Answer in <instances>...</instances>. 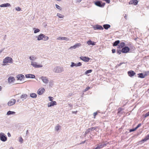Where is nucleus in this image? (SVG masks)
Listing matches in <instances>:
<instances>
[{"label":"nucleus","mask_w":149,"mask_h":149,"mask_svg":"<svg viewBox=\"0 0 149 149\" xmlns=\"http://www.w3.org/2000/svg\"><path fill=\"white\" fill-rule=\"evenodd\" d=\"M63 68L62 67L57 66L55 67L53 69V71L55 73H61L63 71Z\"/></svg>","instance_id":"f257e3e1"},{"label":"nucleus","mask_w":149,"mask_h":149,"mask_svg":"<svg viewBox=\"0 0 149 149\" xmlns=\"http://www.w3.org/2000/svg\"><path fill=\"white\" fill-rule=\"evenodd\" d=\"M13 59L10 57H7L3 60V63H13Z\"/></svg>","instance_id":"f03ea898"},{"label":"nucleus","mask_w":149,"mask_h":149,"mask_svg":"<svg viewBox=\"0 0 149 149\" xmlns=\"http://www.w3.org/2000/svg\"><path fill=\"white\" fill-rule=\"evenodd\" d=\"M108 143H100L97 145V146L94 149H100L102 148L103 147L106 146H107Z\"/></svg>","instance_id":"7ed1b4c3"},{"label":"nucleus","mask_w":149,"mask_h":149,"mask_svg":"<svg viewBox=\"0 0 149 149\" xmlns=\"http://www.w3.org/2000/svg\"><path fill=\"white\" fill-rule=\"evenodd\" d=\"M0 139L2 141L5 142L7 140V137L4 133L1 132L0 133Z\"/></svg>","instance_id":"20e7f679"},{"label":"nucleus","mask_w":149,"mask_h":149,"mask_svg":"<svg viewBox=\"0 0 149 149\" xmlns=\"http://www.w3.org/2000/svg\"><path fill=\"white\" fill-rule=\"evenodd\" d=\"M95 4L96 6L100 7H103L104 6L105 3H102L100 1H97L95 2Z\"/></svg>","instance_id":"39448f33"},{"label":"nucleus","mask_w":149,"mask_h":149,"mask_svg":"<svg viewBox=\"0 0 149 149\" xmlns=\"http://www.w3.org/2000/svg\"><path fill=\"white\" fill-rule=\"evenodd\" d=\"M31 65L34 67L35 68H41L42 67V65H38L37 63L36 62L31 61Z\"/></svg>","instance_id":"423d86ee"},{"label":"nucleus","mask_w":149,"mask_h":149,"mask_svg":"<svg viewBox=\"0 0 149 149\" xmlns=\"http://www.w3.org/2000/svg\"><path fill=\"white\" fill-rule=\"evenodd\" d=\"M97 127H92L86 130L85 132V134L86 135L87 134H88V133L90 132L91 131H93V130H95L96 128Z\"/></svg>","instance_id":"0eeeda50"},{"label":"nucleus","mask_w":149,"mask_h":149,"mask_svg":"<svg viewBox=\"0 0 149 149\" xmlns=\"http://www.w3.org/2000/svg\"><path fill=\"white\" fill-rule=\"evenodd\" d=\"M16 100L15 99H12L10 101H9L8 103V105L9 106H11L14 104H15L16 102Z\"/></svg>","instance_id":"6e6552de"},{"label":"nucleus","mask_w":149,"mask_h":149,"mask_svg":"<svg viewBox=\"0 0 149 149\" xmlns=\"http://www.w3.org/2000/svg\"><path fill=\"white\" fill-rule=\"evenodd\" d=\"M80 58L81 60L85 62H88L90 60V58L86 56H81L80 57Z\"/></svg>","instance_id":"1a4fd4ad"},{"label":"nucleus","mask_w":149,"mask_h":149,"mask_svg":"<svg viewBox=\"0 0 149 149\" xmlns=\"http://www.w3.org/2000/svg\"><path fill=\"white\" fill-rule=\"evenodd\" d=\"M130 50V48L127 46H125L122 48V52L123 53H127Z\"/></svg>","instance_id":"9d476101"},{"label":"nucleus","mask_w":149,"mask_h":149,"mask_svg":"<svg viewBox=\"0 0 149 149\" xmlns=\"http://www.w3.org/2000/svg\"><path fill=\"white\" fill-rule=\"evenodd\" d=\"M40 78L43 83L45 84H47L49 82L48 79L46 77L42 76Z\"/></svg>","instance_id":"9b49d317"},{"label":"nucleus","mask_w":149,"mask_h":149,"mask_svg":"<svg viewBox=\"0 0 149 149\" xmlns=\"http://www.w3.org/2000/svg\"><path fill=\"white\" fill-rule=\"evenodd\" d=\"M17 80H22L25 78L24 75L22 74H19L17 76Z\"/></svg>","instance_id":"f8f14e48"},{"label":"nucleus","mask_w":149,"mask_h":149,"mask_svg":"<svg viewBox=\"0 0 149 149\" xmlns=\"http://www.w3.org/2000/svg\"><path fill=\"white\" fill-rule=\"evenodd\" d=\"M81 45V44L80 43H77L75 44V45H74L73 46L71 47L70 49H75L76 48H77L79 47Z\"/></svg>","instance_id":"ddd939ff"},{"label":"nucleus","mask_w":149,"mask_h":149,"mask_svg":"<svg viewBox=\"0 0 149 149\" xmlns=\"http://www.w3.org/2000/svg\"><path fill=\"white\" fill-rule=\"evenodd\" d=\"M15 80V78L13 77H10L8 78V81L9 83H11L12 82H13Z\"/></svg>","instance_id":"4468645a"},{"label":"nucleus","mask_w":149,"mask_h":149,"mask_svg":"<svg viewBox=\"0 0 149 149\" xmlns=\"http://www.w3.org/2000/svg\"><path fill=\"white\" fill-rule=\"evenodd\" d=\"M45 90L44 88H40L38 91V94L39 95H41L43 93Z\"/></svg>","instance_id":"2eb2a0df"},{"label":"nucleus","mask_w":149,"mask_h":149,"mask_svg":"<svg viewBox=\"0 0 149 149\" xmlns=\"http://www.w3.org/2000/svg\"><path fill=\"white\" fill-rule=\"evenodd\" d=\"M56 104V102L55 101H53L50 102V103H49L48 104V106L49 107L53 106L54 105H55Z\"/></svg>","instance_id":"dca6fc26"},{"label":"nucleus","mask_w":149,"mask_h":149,"mask_svg":"<svg viewBox=\"0 0 149 149\" xmlns=\"http://www.w3.org/2000/svg\"><path fill=\"white\" fill-rule=\"evenodd\" d=\"M87 43L89 45H95V42L91 40H89L87 41Z\"/></svg>","instance_id":"f3484780"},{"label":"nucleus","mask_w":149,"mask_h":149,"mask_svg":"<svg viewBox=\"0 0 149 149\" xmlns=\"http://www.w3.org/2000/svg\"><path fill=\"white\" fill-rule=\"evenodd\" d=\"M25 77L26 78H34L35 76V75L32 74H28L25 75Z\"/></svg>","instance_id":"a211bd4d"},{"label":"nucleus","mask_w":149,"mask_h":149,"mask_svg":"<svg viewBox=\"0 0 149 149\" xmlns=\"http://www.w3.org/2000/svg\"><path fill=\"white\" fill-rule=\"evenodd\" d=\"M95 29H100L103 30V28L100 25H96L94 27Z\"/></svg>","instance_id":"6ab92c4d"},{"label":"nucleus","mask_w":149,"mask_h":149,"mask_svg":"<svg viewBox=\"0 0 149 149\" xmlns=\"http://www.w3.org/2000/svg\"><path fill=\"white\" fill-rule=\"evenodd\" d=\"M57 40H63L67 41H68L69 40V39L68 38L65 37H59L57 38Z\"/></svg>","instance_id":"aec40b11"},{"label":"nucleus","mask_w":149,"mask_h":149,"mask_svg":"<svg viewBox=\"0 0 149 149\" xmlns=\"http://www.w3.org/2000/svg\"><path fill=\"white\" fill-rule=\"evenodd\" d=\"M9 6H10V5L9 3L3 4L0 5L1 7H8Z\"/></svg>","instance_id":"412c9836"},{"label":"nucleus","mask_w":149,"mask_h":149,"mask_svg":"<svg viewBox=\"0 0 149 149\" xmlns=\"http://www.w3.org/2000/svg\"><path fill=\"white\" fill-rule=\"evenodd\" d=\"M27 96L28 95L26 94H23L21 96L20 98L21 99H26L27 98Z\"/></svg>","instance_id":"4be33fe9"},{"label":"nucleus","mask_w":149,"mask_h":149,"mask_svg":"<svg viewBox=\"0 0 149 149\" xmlns=\"http://www.w3.org/2000/svg\"><path fill=\"white\" fill-rule=\"evenodd\" d=\"M37 59V58L34 55H32L29 57V59L33 61H35Z\"/></svg>","instance_id":"5701e85b"},{"label":"nucleus","mask_w":149,"mask_h":149,"mask_svg":"<svg viewBox=\"0 0 149 149\" xmlns=\"http://www.w3.org/2000/svg\"><path fill=\"white\" fill-rule=\"evenodd\" d=\"M125 45V43L124 42H121L118 45V48H123Z\"/></svg>","instance_id":"b1692460"},{"label":"nucleus","mask_w":149,"mask_h":149,"mask_svg":"<svg viewBox=\"0 0 149 149\" xmlns=\"http://www.w3.org/2000/svg\"><path fill=\"white\" fill-rule=\"evenodd\" d=\"M43 34H40V35L38 36V40H43Z\"/></svg>","instance_id":"393cba45"},{"label":"nucleus","mask_w":149,"mask_h":149,"mask_svg":"<svg viewBox=\"0 0 149 149\" xmlns=\"http://www.w3.org/2000/svg\"><path fill=\"white\" fill-rule=\"evenodd\" d=\"M138 3V1L137 0H131V4L136 5Z\"/></svg>","instance_id":"a878e982"},{"label":"nucleus","mask_w":149,"mask_h":149,"mask_svg":"<svg viewBox=\"0 0 149 149\" xmlns=\"http://www.w3.org/2000/svg\"><path fill=\"white\" fill-rule=\"evenodd\" d=\"M110 26V25L109 24H105L103 25V27L105 29H108Z\"/></svg>","instance_id":"bb28decb"},{"label":"nucleus","mask_w":149,"mask_h":149,"mask_svg":"<svg viewBox=\"0 0 149 149\" xmlns=\"http://www.w3.org/2000/svg\"><path fill=\"white\" fill-rule=\"evenodd\" d=\"M15 113V112L14 111H8L7 113V115H10L14 114Z\"/></svg>","instance_id":"cd10ccee"},{"label":"nucleus","mask_w":149,"mask_h":149,"mask_svg":"<svg viewBox=\"0 0 149 149\" xmlns=\"http://www.w3.org/2000/svg\"><path fill=\"white\" fill-rule=\"evenodd\" d=\"M141 125V124H139L135 128L131 129V132L134 131L136 130L137 128H138L139 127H140Z\"/></svg>","instance_id":"c85d7f7f"},{"label":"nucleus","mask_w":149,"mask_h":149,"mask_svg":"<svg viewBox=\"0 0 149 149\" xmlns=\"http://www.w3.org/2000/svg\"><path fill=\"white\" fill-rule=\"evenodd\" d=\"M30 96L32 98H35L36 97L37 95L35 93H31L30 94Z\"/></svg>","instance_id":"c756f323"},{"label":"nucleus","mask_w":149,"mask_h":149,"mask_svg":"<svg viewBox=\"0 0 149 149\" xmlns=\"http://www.w3.org/2000/svg\"><path fill=\"white\" fill-rule=\"evenodd\" d=\"M120 43V41L119 40H117L113 44V46H116L118 45Z\"/></svg>","instance_id":"7c9ffc66"},{"label":"nucleus","mask_w":149,"mask_h":149,"mask_svg":"<svg viewBox=\"0 0 149 149\" xmlns=\"http://www.w3.org/2000/svg\"><path fill=\"white\" fill-rule=\"evenodd\" d=\"M149 139V134L146 136L144 139L142 140V141H145Z\"/></svg>","instance_id":"2f4dec72"},{"label":"nucleus","mask_w":149,"mask_h":149,"mask_svg":"<svg viewBox=\"0 0 149 149\" xmlns=\"http://www.w3.org/2000/svg\"><path fill=\"white\" fill-rule=\"evenodd\" d=\"M138 75L139 77L142 78H144L146 76L145 75H143L142 73H139Z\"/></svg>","instance_id":"473e14b6"},{"label":"nucleus","mask_w":149,"mask_h":149,"mask_svg":"<svg viewBox=\"0 0 149 149\" xmlns=\"http://www.w3.org/2000/svg\"><path fill=\"white\" fill-rule=\"evenodd\" d=\"M33 30H34V33H37L40 31V30L38 29H36L35 28H33Z\"/></svg>","instance_id":"72a5a7b5"},{"label":"nucleus","mask_w":149,"mask_h":149,"mask_svg":"<svg viewBox=\"0 0 149 149\" xmlns=\"http://www.w3.org/2000/svg\"><path fill=\"white\" fill-rule=\"evenodd\" d=\"M122 110H123V109L121 108H119L118 109V113L120 114H122L123 113V112L122 111Z\"/></svg>","instance_id":"f704fd0d"},{"label":"nucleus","mask_w":149,"mask_h":149,"mask_svg":"<svg viewBox=\"0 0 149 149\" xmlns=\"http://www.w3.org/2000/svg\"><path fill=\"white\" fill-rule=\"evenodd\" d=\"M57 15L59 17V18H62L64 17V16L62 15L61 14L58 13L57 14Z\"/></svg>","instance_id":"c9c22d12"},{"label":"nucleus","mask_w":149,"mask_h":149,"mask_svg":"<svg viewBox=\"0 0 149 149\" xmlns=\"http://www.w3.org/2000/svg\"><path fill=\"white\" fill-rule=\"evenodd\" d=\"M43 40H47L48 39V37L47 36H46L43 34Z\"/></svg>","instance_id":"e433bc0d"},{"label":"nucleus","mask_w":149,"mask_h":149,"mask_svg":"<svg viewBox=\"0 0 149 149\" xmlns=\"http://www.w3.org/2000/svg\"><path fill=\"white\" fill-rule=\"evenodd\" d=\"M92 70H87L85 72V74H88L91 73L92 72Z\"/></svg>","instance_id":"4c0bfd02"},{"label":"nucleus","mask_w":149,"mask_h":149,"mask_svg":"<svg viewBox=\"0 0 149 149\" xmlns=\"http://www.w3.org/2000/svg\"><path fill=\"white\" fill-rule=\"evenodd\" d=\"M74 66H76V63H74V62H71V64L70 65V67H73Z\"/></svg>","instance_id":"58836bf2"},{"label":"nucleus","mask_w":149,"mask_h":149,"mask_svg":"<svg viewBox=\"0 0 149 149\" xmlns=\"http://www.w3.org/2000/svg\"><path fill=\"white\" fill-rule=\"evenodd\" d=\"M61 126L58 125L55 127V129L56 130V131H58L59 130V128Z\"/></svg>","instance_id":"ea45409f"},{"label":"nucleus","mask_w":149,"mask_h":149,"mask_svg":"<svg viewBox=\"0 0 149 149\" xmlns=\"http://www.w3.org/2000/svg\"><path fill=\"white\" fill-rule=\"evenodd\" d=\"M19 141L21 143H22L23 142V139L22 138V137H19Z\"/></svg>","instance_id":"a19ab883"},{"label":"nucleus","mask_w":149,"mask_h":149,"mask_svg":"<svg viewBox=\"0 0 149 149\" xmlns=\"http://www.w3.org/2000/svg\"><path fill=\"white\" fill-rule=\"evenodd\" d=\"M55 6H56V8H57L58 9H59L60 10H61V7H60V6H59L57 4H56Z\"/></svg>","instance_id":"79ce46f5"},{"label":"nucleus","mask_w":149,"mask_h":149,"mask_svg":"<svg viewBox=\"0 0 149 149\" xmlns=\"http://www.w3.org/2000/svg\"><path fill=\"white\" fill-rule=\"evenodd\" d=\"M76 67H78L81 66L82 65V63H81L79 62L77 63H76Z\"/></svg>","instance_id":"37998d69"},{"label":"nucleus","mask_w":149,"mask_h":149,"mask_svg":"<svg viewBox=\"0 0 149 149\" xmlns=\"http://www.w3.org/2000/svg\"><path fill=\"white\" fill-rule=\"evenodd\" d=\"M90 88V87L89 86L87 87L85 89H84L83 92H85L88 91Z\"/></svg>","instance_id":"c03bdc74"},{"label":"nucleus","mask_w":149,"mask_h":149,"mask_svg":"<svg viewBox=\"0 0 149 149\" xmlns=\"http://www.w3.org/2000/svg\"><path fill=\"white\" fill-rule=\"evenodd\" d=\"M125 64V63H124V62L120 63L118 64L117 65H116V67H118L120 66L122 64Z\"/></svg>","instance_id":"a18cd8bd"},{"label":"nucleus","mask_w":149,"mask_h":149,"mask_svg":"<svg viewBox=\"0 0 149 149\" xmlns=\"http://www.w3.org/2000/svg\"><path fill=\"white\" fill-rule=\"evenodd\" d=\"M122 52V50L121 51L119 49H117V52L118 54H120Z\"/></svg>","instance_id":"49530a36"},{"label":"nucleus","mask_w":149,"mask_h":149,"mask_svg":"<svg viewBox=\"0 0 149 149\" xmlns=\"http://www.w3.org/2000/svg\"><path fill=\"white\" fill-rule=\"evenodd\" d=\"M135 74V73L134 71L131 70V76H133Z\"/></svg>","instance_id":"de8ad7c7"},{"label":"nucleus","mask_w":149,"mask_h":149,"mask_svg":"<svg viewBox=\"0 0 149 149\" xmlns=\"http://www.w3.org/2000/svg\"><path fill=\"white\" fill-rule=\"evenodd\" d=\"M48 98L49 99V100L52 101L53 100V98L52 97L49 96L48 97Z\"/></svg>","instance_id":"09e8293b"},{"label":"nucleus","mask_w":149,"mask_h":149,"mask_svg":"<svg viewBox=\"0 0 149 149\" xmlns=\"http://www.w3.org/2000/svg\"><path fill=\"white\" fill-rule=\"evenodd\" d=\"M16 9L17 10L20 11L21 10V8L19 7H18L17 8H16Z\"/></svg>","instance_id":"8fccbe9b"},{"label":"nucleus","mask_w":149,"mask_h":149,"mask_svg":"<svg viewBox=\"0 0 149 149\" xmlns=\"http://www.w3.org/2000/svg\"><path fill=\"white\" fill-rule=\"evenodd\" d=\"M97 112H94L93 113V116H94V118H95V116L97 115Z\"/></svg>","instance_id":"3c124183"},{"label":"nucleus","mask_w":149,"mask_h":149,"mask_svg":"<svg viewBox=\"0 0 149 149\" xmlns=\"http://www.w3.org/2000/svg\"><path fill=\"white\" fill-rule=\"evenodd\" d=\"M149 116V111L146 113L145 115V117H146Z\"/></svg>","instance_id":"603ef678"},{"label":"nucleus","mask_w":149,"mask_h":149,"mask_svg":"<svg viewBox=\"0 0 149 149\" xmlns=\"http://www.w3.org/2000/svg\"><path fill=\"white\" fill-rule=\"evenodd\" d=\"M112 53H114L116 52V50L115 49H112Z\"/></svg>","instance_id":"864d4df0"},{"label":"nucleus","mask_w":149,"mask_h":149,"mask_svg":"<svg viewBox=\"0 0 149 149\" xmlns=\"http://www.w3.org/2000/svg\"><path fill=\"white\" fill-rule=\"evenodd\" d=\"M128 74L129 76L130 77V70L128 71Z\"/></svg>","instance_id":"5fc2aeb1"},{"label":"nucleus","mask_w":149,"mask_h":149,"mask_svg":"<svg viewBox=\"0 0 149 149\" xmlns=\"http://www.w3.org/2000/svg\"><path fill=\"white\" fill-rule=\"evenodd\" d=\"M7 64V63H4L3 64H2V65L3 66H5V65H6Z\"/></svg>","instance_id":"6e6d98bb"},{"label":"nucleus","mask_w":149,"mask_h":149,"mask_svg":"<svg viewBox=\"0 0 149 149\" xmlns=\"http://www.w3.org/2000/svg\"><path fill=\"white\" fill-rule=\"evenodd\" d=\"M69 106L71 107L72 108V104H69Z\"/></svg>","instance_id":"4d7b16f0"},{"label":"nucleus","mask_w":149,"mask_h":149,"mask_svg":"<svg viewBox=\"0 0 149 149\" xmlns=\"http://www.w3.org/2000/svg\"><path fill=\"white\" fill-rule=\"evenodd\" d=\"M77 112V111H72V113H74L76 114V113Z\"/></svg>","instance_id":"13d9d810"},{"label":"nucleus","mask_w":149,"mask_h":149,"mask_svg":"<svg viewBox=\"0 0 149 149\" xmlns=\"http://www.w3.org/2000/svg\"><path fill=\"white\" fill-rule=\"evenodd\" d=\"M77 2H81V0H76Z\"/></svg>","instance_id":"bf43d9fd"},{"label":"nucleus","mask_w":149,"mask_h":149,"mask_svg":"<svg viewBox=\"0 0 149 149\" xmlns=\"http://www.w3.org/2000/svg\"><path fill=\"white\" fill-rule=\"evenodd\" d=\"M85 141H82L80 143V144H84L85 143Z\"/></svg>","instance_id":"052dcab7"},{"label":"nucleus","mask_w":149,"mask_h":149,"mask_svg":"<svg viewBox=\"0 0 149 149\" xmlns=\"http://www.w3.org/2000/svg\"><path fill=\"white\" fill-rule=\"evenodd\" d=\"M3 50V49H2V50H0V53Z\"/></svg>","instance_id":"680f3d73"},{"label":"nucleus","mask_w":149,"mask_h":149,"mask_svg":"<svg viewBox=\"0 0 149 149\" xmlns=\"http://www.w3.org/2000/svg\"><path fill=\"white\" fill-rule=\"evenodd\" d=\"M10 149H14V148H13V147H11L10 148Z\"/></svg>","instance_id":"e2e57ef3"},{"label":"nucleus","mask_w":149,"mask_h":149,"mask_svg":"<svg viewBox=\"0 0 149 149\" xmlns=\"http://www.w3.org/2000/svg\"><path fill=\"white\" fill-rule=\"evenodd\" d=\"M28 132H28V130H27L26 132V134H27L28 133Z\"/></svg>","instance_id":"0e129e2a"},{"label":"nucleus","mask_w":149,"mask_h":149,"mask_svg":"<svg viewBox=\"0 0 149 149\" xmlns=\"http://www.w3.org/2000/svg\"><path fill=\"white\" fill-rule=\"evenodd\" d=\"M1 87L0 86V91L1 90Z\"/></svg>","instance_id":"69168bd1"},{"label":"nucleus","mask_w":149,"mask_h":149,"mask_svg":"<svg viewBox=\"0 0 149 149\" xmlns=\"http://www.w3.org/2000/svg\"><path fill=\"white\" fill-rule=\"evenodd\" d=\"M126 17H127L126 16H125V19H127Z\"/></svg>","instance_id":"338daca9"},{"label":"nucleus","mask_w":149,"mask_h":149,"mask_svg":"<svg viewBox=\"0 0 149 149\" xmlns=\"http://www.w3.org/2000/svg\"><path fill=\"white\" fill-rule=\"evenodd\" d=\"M129 3L130 4V1L129 2Z\"/></svg>","instance_id":"774afa93"}]
</instances>
